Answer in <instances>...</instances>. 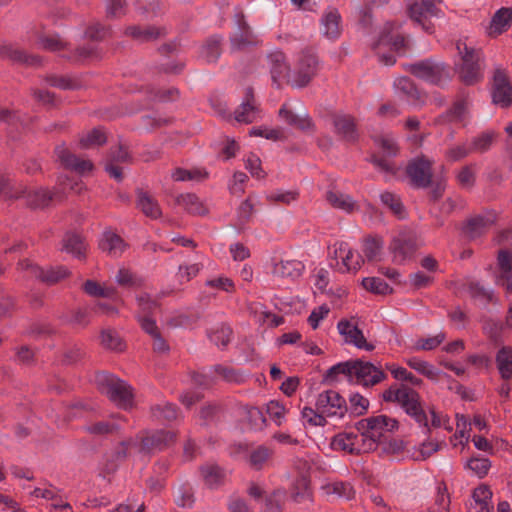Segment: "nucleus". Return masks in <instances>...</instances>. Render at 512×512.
<instances>
[{
	"label": "nucleus",
	"mask_w": 512,
	"mask_h": 512,
	"mask_svg": "<svg viewBox=\"0 0 512 512\" xmlns=\"http://www.w3.org/2000/svg\"><path fill=\"white\" fill-rule=\"evenodd\" d=\"M356 430L364 440L368 451H374L379 443L386 440V433L393 432L399 428L396 419L386 415L371 416L361 419L355 424Z\"/></svg>",
	"instance_id": "1"
},
{
	"label": "nucleus",
	"mask_w": 512,
	"mask_h": 512,
	"mask_svg": "<svg viewBox=\"0 0 512 512\" xmlns=\"http://www.w3.org/2000/svg\"><path fill=\"white\" fill-rule=\"evenodd\" d=\"M95 382L102 394H105L117 407L127 410L133 406V388L124 380L108 372H99Z\"/></svg>",
	"instance_id": "2"
},
{
	"label": "nucleus",
	"mask_w": 512,
	"mask_h": 512,
	"mask_svg": "<svg viewBox=\"0 0 512 512\" xmlns=\"http://www.w3.org/2000/svg\"><path fill=\"white\" fill-rule=\"evenodd\" d=\"M456 49L461 57V65L459 66V77L466 85H474L483 78L482 63L483 53L480 49L468 46L465 42L458 41Z\"/></svg>",
	"instance_id": "3"
},
{
	"label": "nucleus",
	"mask_w": 512,
	"mask_h": 512,
	"mask_svg": "<svg viewBox=\"0 0 512 512\" xmlns=\"http://www.w3.org/2000/svg\"><path fill=\"white\" fill-rule=\"evenodd\" d=\"M403 68L417 79L433 85H439L448 76L446 65L433 58L407 63Z\"/></svg>",
	"instance_id": "4"
},
{
	"label": "nucleus",
	"mask_w": 512,
	"mask_h": 512,
	"mask_svg": "<svg viewBox=\"0 0 512 512\" xmlns=\"http://www.w3.org/2000/svg\"><path fill=\"white\" fill-rule=\"evenodd\" d=\"M417 249L416 236L407 231H401L395 235L388 246V250L392 254L393 263L398 265L412 259Z\"/></svg>",
	"instance_id": "5"
},
{
	"label": "nucleus",
	"mask_w": 512,
	"mask_h": 512,
	"mask_svg": "<svg viewBox=\"0 0 512 512\" xmlns=\"http://www.w3.org/2000/svg\"><path fill=\"white\" fill-rule=\"evenodd\" d=\"M433 162L422 155L409 161L406 174L412 187L424 189L430 187L433 179Z\"/></svg>",
	"instance_id": "6"
},
{
	"label": "nucleus",
	"mask_w": 512,
	"mask_h": 512,
	"mask_svg": "<svg viewBox=\"0 0 512 512\" xmlns=\"http://www.w3.org/2000/svg\"><path fill=\"white\" fill-rule=\"evenodd\" d=\"M175 441L176 434L173 431L160 429L145 432L140 437L139 453L151 455L168 448Z\"/></svg>",
	"instance_id": "7"
},
{
	"label": "nucleus",
	"mask_w": 512,
	"mask_h": 512,
	"mask_svg": "<svg viewBox=\"0 0 512 512\" xmlns=\"http://www.w3.org/2000/svg\"><path fill=\"white\" fill-rule=\"evenodd\" d=\"M492 103L501 108L512 106V84L507 72L498 67L495 69L491 87Z\"/></svg>",
	"instance_id": "8"
},
{
	"label": "nucleus",
	"mask_w": 512,
	"mask_h": 512,
	"mask_svg": "<svg viewBox=\"0 0 512 512\" xmlns=\"http://www.w3.org/2000/svg\"><path fill=\"white\" fill-rule=\"evenodd\" d=\"M316 409L328 417L343 418L348 412L346 400L334 390H327L318 395Z\"/></svg>",
	"instance_id": "9"
},
{
	"label": "nucleus",
	"mask_w": 512,
	"mask_h": 512,
	"mask_svg": "<svg viewBox=\"0 0 512 512\" xmlns=\"http://www.w3.org/2000/svg\"><path fill=\"white\" fill-rule=\"evenodd\" d=\"M318 58L310 52H303L298 67L294 75L291 77V86L303 88L307 86L317 73Z\"/></svg>",
	"instance_id": "10"
},
{
	"label": "nucleus",
	"mask_w": 512,
	"mask_h": 512,
	"mask_svg": "<svg viewBox=\"0 0 512 512\" xmlns=\"http://www.w3.org/2000/svg\"><path fill=\"white\" fill-rule=\"evenodd\" d=\"M332 124L335 134L340 140L355 144L359 140V131L356 118L351 114L335 113L332 115Z\"/></svg>",
	"instance_id": "11"
},
{
	"label": "nucleus",
	"mask_w": 512,
	"mask_h": 512,
	"mask_svg": "<svg viewBox=\"0 0 512 512\" xmlns=\"http://www.w3.org/2000/svg\"><path fill=\"white\" fill-rule=\"evenodd\" d=\"M237 32L230 38V45L233 51H241L247 47L256 46L257 37L245 19L242 11L235 14Z\"/></svg>",
	"instance_id": "12"
},
{
	"label": "nucleus",
	"mask_w": 512,
	"mask_h": 512,
	"mask_svg": "<svg viewBox=\"0 0 512 512\" xmlns=\"http://www.w3.org/2000/svg\"><path fill=\"white\" fill-rule=\"evenodd\" d=\"M55 155L61 165L68 170L74 171L80 175L91 172L94 164L90 160L80 159L72 153L64 143L55 147Z\"/></svg>",
	"instance_id": "13"
},
{
	"label": "nucleus",
	"mask_w": 512,
	"mask_h": 512,
	"mask_svg": "<svg viewBox=\"0 0 512 512\" xmlns=\"http://www.w3.org/2000/svg\"><path fill=\"white\" fill-rule=\"evenodd\" d=\"M55 155L61 165L68 170L74 171L80 175L91 172L94 164L90 160L80 159L72 153L64 143L55 147Z\"/></svg>",
	"instance_id": "14"
},
{
	"label": "nucleus",
	"mask_w": 512,
	"mask_h": 512,
	"mask_svg": "<svg viewBox=\"0 0 512 512\" xmlns=\"http://www.w3.org/2000/svg\"><path fill=\"white\" fill-rule=\"evenodd\" d=\"M270 67L271 77L279 88L283 81L291 85L290 66L286 61V56L282 51H273L267 56Z\"/></svg>",
	"instance_id": "15"
},
{
	"label": "nucleus",
	"mask_w": 512,
	"mask_h": 512,
	"mask_svg": "<svg viewBox=\"0 0 512 512\" xmlns=\"http://www.w3.org/2000/svg\"><path fill=\"white\" fill-rule=\"evenodd\" d=\"M360 439V433H339L333 437L331 447L334 450L345 451L352 455L369 453L364 441L363 444H359Z\"/></svg>",
	"instance_id": "16"
},
{
	"label": "nucleus",
	"mask_w": 512,
	"mask_h": 512,
	"mask_svg": "<svg viewBox=\"0 0 512 512\" xmlns=\"http://www.w3.org/2000/svg\"><path fill=\"white\" fill-rule=\"evenodd\" d=\"M497 269L495 282L507 293H512V252L500 249L497 253Z\"/></svg>",
	"instance_id": "17"
},
{
	"label": "nucleus",
	"mask_w": 512,
	"mask_h": 512,
	"mask_svg": "<svg viewBox=\"0 0 512 512\" xmlns=\"http://www.w3.org/2000/svg\"><path fill=\"white\" fill-rule=\"evenodd\" d=\"M260 109L256 103L254 89L249 86L245 89V96L240 106L234 112V118L241 123L250 124L259 116Z\"/></svg>",
	"instance_id": "18"
},
{
	"label": "nucleus",
	"mask_w": 512,
	"mask_h": 512,
	"mask_svg": "<svg viewBox=\"0 0 512 512\" xmlns=\"http://www.w3.org/2000/svg\"><path fill=\"white\" fill-rule=\"evenodd\" d=\"M470 105L469 94L461 92L451 108L439 115L435 122L437 124H446L454 121H462L469 114Z\"/></svg>",
	"instance_id": "19"
},
{
	"label": "nucleus",
	"mask_w": 512,
	"mask_h": 512,
	"mask_svg": "<svg viewBox=\"0 0 512 512\" xmlns=\"http://www.w3.org/2000/svg\"><path fill=\"white\" fill-rule=\"evenodd\" d=\"M494 221L485 215H474L463 223L462 234L470 241L480 238L488 232Z\"/></svg>",
	"instance_id": "20"
},
{
	"label": "nucleus",
	"mask_w": 512,
	"mask_h": 512,
	"mask_svg": "<svg viewBox=\"0 0 512 512\" xmlns=\"http://www.w3.org/2000/svg\"><path fill=\"white\" fill-rule=\"evenodd\" d=\"M337 328L339 333L344 336L346 343L353 344L357 348L365 349L367 351H372L374 349V345L366 341L362 330H360L356 325H353L350 321L346 319L340 320L337 324Z\"/></svg>",
	"instance_id": "21"
},
{
	"label": "nucleus",
	"mask_w": 512,
	"mask_h": 512,
	"mask_svg": "<svg viewBox=\"0 0 512 512\" xmlns=\"http://www.w3.org/2000/svg\"><path fill=\"white\" fill-rule=\"evenodd\" d=\"M124 34L137 42L147 43L166 36L167 30L165 27H157L153 25H131L126 27Z\"/></svg>",
	"instance_id": "22"
},
{
	"label": "nucleus",
	"mask_w": 512,
	"mask_h": 512,
	"mask_svg": "<svg viewBox=\"0 0 512 512\" xmlns=\"http://www.w3.org/2000/svg\"><path fill=\"white\" fill-rule=\"evenodd\" d=\"M356 378L365 387L374 386L386 378V374L370 362L357 359Z\"/></svg>",
	"instance_id": "23"
},
{
	"label": "nucleus",
	"mask_w": 512,
	"mask_h": 512,
	"mask_svg": "<svg viewBox=\"0 0 512 512\" xmlns=\"http://www.w3.org/2000/svg\"><path fill=\"white\" fill-rule=\"evenodd\" d=\"M380 46H389L391 50L405 54L409 49V43L406 37L402 34H393L391 29L385 27L381 32L378 41L373 45L374 50H378Z\"/></svg>",
	"instance_id": "24"
},
{
	"label": "nucleus",
	"mask_w": 512,
	"mask_h": 512,
	"mask_svg": "<svg viewBox=\"0 0 512 512\" xmlns=\"http://www.w3.org/2000/svg\"><path fill=\"white\" fill-rule=\"evenodd\" d=\"M394 88L401 92L415 105L423 106L425 104L426 95L420 91L416 83L407 76H401L395 79Z\"/></svg>",
	"instance_id": "25"
},
{
	"label": "nucleus",
	"mask_w": 512,
	"mask_h": 512,
	"mask_svg": "<svg viewBox=\"0 0 512 512\" xmlns=\"http://www.w3.org/2000/svg\"><path fill=\"white\" fill-rule=\"evenodd\" d=\"M279 116L289 125L301 131H313L314 123L308 113L302 112L297 114L294 111L287 108L284 104L279 110Z\"/></svg>",
	"instance_id": "26"
},
{
	"label": "nucleus",
	"mask_w": 512,
	"mask_h": 512,
	"mask_svg": "<svg viewBox=\"0 0 512 512\" xmlns=\"http://www.w3.org/2000/svg\"><path fill=\"white\" fill-rule=\"evenodd\" d=\"M127 246L120 235L111 231H105L99 241V248L111 257H120Z\"/></svg>",
	"instance_id": "27"
},
{
	"label": "nucleus",
	"mask_w": 512,
	"mask_h": 512,
	"mask_svg": "<svg viewBox=\"0 0 512 512\" xmlns=\"http://www.w3.org/2000/svg\"><path fill=\"white\" fill-rule=\"evenodd\" d=\"M70 271L64 266L39 267L34 266V276L46 285H55L61 280L67 278Z\"/></svg>",
	"instance_id": "28"
},
{
	"label": "nucleus",
	"mask_w": 512,
	"mask_h": 512,
	"mask_svg": "<svg viewBox=\"0 0 512 512\" xmlns=\"http://www.w3.org/2000/svg\"><path fill=\"white\" fill-rule=\"evenodd\" d=\"M136 206L143 214L151 219H157L162 215L161 208L156 199L141 188L136 189Z\"/></svg>",
	"instance_id": "29"
},
{
	"label": "nucleus",
	"mask_w": 512,
	"mask_h": 512,
	"mask_svg": "<svg viewBox=\"0 0 512 512\" xmlns=\"http://www.w3.org/2000/svg\"><path fill=\"white\" fill-rule=\"evenodd\" d=\"M341 15L338 9L329 8L321 19L323 33L329 39H337L341 34Z\"/></svg>",
	"instance_id": "30"
},
{
	"label": "nucleus",
	"mask_w": 512,
	"mask_h": 512,
	"mask_svg": "<svg viewBox=\"0 0 512 512\" xmlns=\"http://www.w3.org/2000/svg\"><path fill=\"white\" fill-rule=\"evenodd\" d=\"M473 502L470 503L469 512H490L492 506L490 500L492 492L487 485H480L474 489L472 494Z\"/></svg>",
	"instance_id": "31"
},
{
	"label": "nucleus",
	"mask_w": 512,
	"mask_h": 512,
	"mask_svg": "<svg viewBox=\"0 0 512 512\" xmlns=\"http://www.w3.org/2000/svg\"><path fill=\"white\" fill-rule=\"evenodd\" d=\"M85 240L83 236L75 232H66L62 239V250L72 254L78 259L85 257Z\"/></svg>",
	"instance_id": "32"
},
{
	"label": "nucleus",
	"mask_w": 512,
	"mask_h": 512,
	"mask_svg": "<svg viewBox=\"0 0 512 512\" xmlns=\"http://www.w3.org/2000/svg\"><path fill=\"white\" fill-rule=\"evenodd\" d=\"M303 270L304 265L298 260H281L274 264L272 273L277 277L296 279L301 276Z\"/></svg>",
	"instance_id": "33"
},
{
	"label": "nucleus",
	"mask_w": 512,
	"mask_h": 512,
	"mask_svg": "<svg viewBox=\"0 0 512 512\" xmlns=\"http://www.w3.org/2000/svg\"><path fill=\"white\" fill-rule=\"evenodd\" d=\"M384 241L381 236L369 235L363 240V254L364 260L368 262H378L381 260Z\"/></svg>",
	"instance_id": "34"
},
{
	"label": "nucleus",
	"mask_w": 512,
	"mask_h": 512,
	"mask_svg": "<svg viewBox=\"0 0 512 512\" xmlns=\"http://www.w3.org/2000/svg\"><path fill=\"white\" fill-rule=\"evenodd\" d=\"M325 198L327 202L335 209H340L347 213H351L358 209L357 202L353 200L350 195L334 190H329L326 192Z\"/></svg>",
	"instance_id": "35"
},
{
	"label": "nucleus",
	"mask_w": 512,
	"mask_h": 512,
	"mask_svg": "<svg viewBox=\"0 0 512 512\" xmlns=\"http://www.w3.org/2000/svg\"><path fill=\"white\" fill-rule=\"evenodd\" d=\"M201 476L210 488H216L224 483L226 474L217 464H205L200 467Z\"/></svg>",
	"instance_id": "36"
},
{
	"label": "nucleus",
	"mask_w": 512,
	"mask_h": 512,
	"mask_svg": "<svg viewBox=\"0 0 512 512\" xmlns=\"http://www.w3.org/2000/svg\"><path fill=\"white\" fill-rule=\"evenodd\" d=\"M107 143V135L102 127H95L92 130L83 133L79 138L78 146L81 149H90L103 146Z\"/></svg>",
	"instance_id": "37"
},
{
	"label": "nucleus",
	"mask_w": 512,
	"mask_h": 512,
	"mask_svg": "<svg viewBox=\"0 0 512 512\" xmlns=\"http://www.w3.org/2000/svg\"><path fill=\"white\" fill-rule=\"evenodd\" d=\"M512 23V8L502 7L496 11L490 22V34L500 35L505 32Z\"/></svg>",
	"instance_id": "38"
},
{
	"label": "nucleus",
	"mask_w": 512,
	"mask_h": 512,
	"mask_svg": "<svg viewBox=\"0 0 512 512\" xmlns=\"http://www.w3.org/2000/svg\"><path fill=\"white\" fill-rule=\"evenodd\" d=\"M176 203L193 215H205L208 210L200 199L193 193L180 194L176 197Z\"/></svg>",
	"instance_id": "39"
},
{
	"label": "nucleus",
	"mask_w": 512,
	"mask_h": 512,
	"mask_svg": "<svg viewBox=\"0 0 512 512\" xmlns=\"http://www.w3.org/2000/svg\"><path fill=\"white\" fill-rule=\"evenodd\" d=\"M150 413L154 420L171 422L177 419L178 408L175 404L164 402L163 404L152 405Z\"/></svg>",
	"instance_id": "40"
},
{
	"label": "nucleus",
	"mask_w": 512,
	"mask_h": 512,
	"mask_svg": "<svg viewBox=\"0 0 512 512\" xmlns=\"http://www.w3.org/2000/svg\"><path fill=\"white\" fill-rule=\"evenodd\" d=\"M64 57L74 63H83L92 59L100 60L102 58V54L98 48L88 45L77 47L69 55H65Z\"/></svg>",
	"instance_id": "41"
},
{
	"label": "nucleus",
	"mask_w": 512,
	"mask_h": 512,
	"mask_svg": "<svg viewBox=\"0 0 512 512\" xmlns=\"http://www.w3.org/2000/svg\"><path fill=\"white\" fill-rule=\"evenodd\" d=\"M408 16L415 21L416 23L420 24L422 28L428 32H433V25L430 21H428V18L430 17L428 13L422 8L420 2H413L411 4H408L407 7Z\"/></svg>",
	"instance_id": "42"
},
{
	"label": "nucleus",
	"mask_w": 512,
	"mask_h": 512,
	"mask_svg": "<svg viewBox=\"0 0 512 512\" xmlns=\"http://www.w3.org/2000/svg\"><path fill=\"white\" fill-rule=\"evenodd\" d=\"M497 133L492 130L481 132L479 135L472 138L470 146L473 153H485L493 145Z\"/></svg>",
	"instance_id": "43"
},
{
	"label": "nucleus",
	"mask_w": 512,
	"mask_h": 512,
	"mask_svg": "<svg viewBox=\"0 0 512 512\" xmlns=\"http://www.w3.org/2000/svg\"><path fill=\"white\" fill-rule=\"evenodd\" d=\"M291 498L297 503L312 501L310 481L306 477L301 476L294 481Z\"/></svg>",
	"instance_id": "44"
},
{
	"label": "nucleus",
	"mask_w": 512,
	"mask_h": 512,
	"mask_svg": "<svg viewBox=\"0 0 512 512\" xmlns=\"http://www.w3.org/2000/svg\"><path fill=\"white\" fill-rule=\"evenodd\" d=\"M212 371L228 383L242 384L245 382L244 374L238 369L217 364L212 367Z\"/></svg>",
	"instance_id": "45"
},
{
	"label": "nucleus",
	"mask_w": 512,
	"mask_h": 512,
	"mask_svg": "<svg viewBox=\"0 0 512 512\" xmlns=\"http://www.w3.org/2000/svg\"><path fill=\"white\" fill-rule=\"evenodd\" d=\"M115 280L118 285L125 288H140L144 280L131 270L120 268L116 274Z\"/></svg>",
	"instance_id": "46"
},
{
	"label": "nucleus",
	"mask_w": 512,
	"mask_h": 512,
	"mask_svg": "<svg viewBox=\"0 0 512 512\" xmlns=\"http://www.w3.org/2000/svg\"><path fill=\"white\" fill-rule=\"evenodd\" d=\"M132 155L130 153L129 147L119 143L116 146L110 147L107 157L106 163L118 164V163H131Z\"/></svg>",
	"instance_id": "47"
},
{
	"label": "nucleus",
	"mask_w": 512,
	"mask_h": 512,
	"mask_svg": "<svg viewBox=\"0 0 512 512\" xmlns=\"http://www.w3.org/2000/svg\"><path fill=\"white\" fill-rule=\"evenodd\" d=\"M362 286L365 290L376 295H388L393 293V288L379 277L364 278L362 280Z\"/></svg>",
	"instance_id": "48"
},
{
	"label": "nucleus",
	"mask_w": 512,
	"mask_h": 512,
	"mask_svg": "<svg viewBox=\"0 0 512 512\" xmlns=\"http://www.w3.org/2000/svg\"><path fill=\"white\" fill-rule=\"evenodd\" d=\"M407 364L412 369L416 370L420 374L426 376L430 380H438L441 372L431 364L426 361L420 360L418 358H410L407 360Z\"/></svg>",
	"instance_id": "49"
},
{
	"label": "nucleus",
	"mask_w": 512,
	"mask_h": 512,
	"mask_svg": "<svg viewBox=\"0 0 512 512\" xmlns=\"http://www.w3.org/2000/svg\"><path fill=\"white\" fill-rule=\"evenodd\" d=\"M340 252H347L345 257L342 258L343 265L347 271H357L364 263V257L357 251L347 249V244L341 243L339 246Z\"/></svg>",
	"instance_id": "50"
},
{
	"label": "nucleus",
	"mask_w": 512,
	"mask_h": 512,
	"mask_svg": "<svg viewBox=\"0 0 512 512\" xmlns=\"http://www.w3.org/2000/svg\"><path fill=\"white\" fill-rule=\"evenodd\" d=\"M380 199L398 218L401 219L405 217V208L399 196L392 192L385 191L380 195Z\"/></svg>",
	"instance_id": "51"
},
{
	"label": "nucleus",
	"mask_w": 512,
	"mask_h": 512,
	"mask_svg": "<svg viewBox=\"0 0 512 512\" xmlns=\"http://www.w3.org/2000/svg\"><path fill=\"white\" fill-rule=\"evenodd\" d=\"M286 492L281 489L274 490L265 497L263 512H282Z\"/></svg>",
	"instance_id": "52"
},
{
	"label": "nucleus",
	"mask_w": 512,
	"mask_h": 512,
	"mask_svg": "<svg viewBox=\"0 0 512 512\" xmlns=\"http://www.w3.org/2000/svg\"><path fill=\"white\" fill-rule=\"evenodd\" d=\"M60 198V194L47 188H40L34 192V209L49 208L54 200Z\"/></svg>",
	"instance_id": "53"
},
{
	"label": "nucleus",
	"mask_w": 512,
	"mask_h": 512,
	"mask_svg": "<svg viewBox=\"0 0 512 512\" xmlns=\"http://www.w3.org/2000/svg\"><path fill=\"white\" fill-rule=\"evenodd\" d=\"M0 57L18 64L28 62V55L12 44L0 45Z\"/></svg>",
	"instance_id": "54"
},
{
	"label": "nucleus",
	"mask_w": 512,
	"mask_h": 512,
	"mask_svg": "<svg viewBox=\"0 0 512 512\" xmlns=\"http://www.w3.org/2000/svg\"><path fill=\"white\" fill-rule=\"evenodd\" d=\"M467 291L472 299L480 301L485 305L493 299V291L486 289L479 282H469L467 284Z\"/></svg>",
	"instance_id": "55"
},
{
	"label": "nucleus",
	"mask_w": 512,
	"mask_h": 512,
	"mask_svg": "<svg viewBox=\"0 0 512 512\" xmlns=\"http://www.w3.org/2000/svg\"><path fill=\"white\" fill-rule=\"evenodd\" d=\"M348 412L353 416H363L369 409L370 402L359 393H353L349 396Z\"/></svg>",
	"instance_id": "56"
},
{
	"label": "nucleus",
	"mask_w": 512,
	"mask_h": 512,
	"mask_svg": "<svg viewBox=\"0 0 512 512\" xmlns=\"http://www.w3.org/2000/svg\"><path fill=\"white\" fill-rule=\"evenodd\" d=\"M221 42L222 38L220 36H212L210 37L205 45L203 46V55L207 62H215L221 55Z\"/></svg>",
	"instance_id": "57"
},
{
	"label": "nucleus",
	"mask_w": 512,
	"mask_h": 512,
	"mask_svg": "<svg viewBox=\"0 0 512 512\" xmlns=\"http://www.w3.org/2000/svg\"><path fill=\"white\" fill-rule=\"evenodd\" d=\"M101 344L104 348L121 352L125 345L120 336L113 330H103L101 332Z\"/></svg>",
	"instance_id": "58"
},
{
	"label": "nucleus",
	"mask_w": 512,
	"mask_h": 512,
	"mask_svg": "<svg viewBox=\"0 0 512 512\" xmlns=\"http://www.w3.org/2000/svg\"><path fill=\"white\" fill-rule=\"evenodd\" d=\"M38 45L47 51L56 52L67 48L68 44L60 39L58 35H41L38 37Z\"/></svg>",
	"instance_id": "59"
},
{
	"label": "nucleus",
	"mask_w": 512,
	"mask_h": 512,
	"mask_svg": "<svg viewBox=\"0 0 512 512\" xmlns=\"http://www.w3.org/2000/svg\"><path fill=\"white\" fill-rule=\"evenodd\" d=\"M111 35V28L100 22L91 23L85 30V37L91 41H102Z\"/></svg>",
	"instance_id": "60"
},
{
	"label": "nucleus",
	"mask_w": 512,
	"mask_h": 512,
	"mask_svg": "<svg viewBox=\"0 0 512 512\" xmlns=\"http://www.w3.org/2000/svg\"><path fill=\"white\" fill-rule=\"evenodd\" d=\"M456 179L458 184L464 189H472L476 182V175L473 165H465L458 172Z\"/></svg>",
	"instance_id": "61"
},
{
	"label": "nucleus",
	"mask_w": 512,
	"mask_h": 512,
	"mask_svg": "<svg viewBox=\"0 0 512 512\" xmlns=\"http://www.w3.org/2000/svg\"><path fill=\"white\" fill-rule=\"evenodd\" d=\"M328 494H335L339 497L350 500L354 498L355 491L350 483L334 482L326 487Z\"/></svg>",
	"instance_id": "62"
},
{
	"label": "nucleus",
	"mask_w": 512,
	"mask_h": 512,
	"mask_svg": "<svg viewBox=\"0 0 512 512\" xmlns=\"http://www.w3.org/2000/svg\"><path fill=\"white\" fill-rule=\"evenodd\" d=\"M271 454L272 451L269 448L265 446H259L250 454L249 463L251 467H253L256 470H260L263 467V464L271 456Z\"/></svg>",
	"instance_id": "63"
},
{
	"label": "nucleus",
	"mask_w": 512,
	"mask_h": 512,
	"mask_svg": "<svg viewBox=\"0 0 512 512\" xmlns=\"http://www.w3.org/2000/svg\"><path fill=\"white\" fill-rule=\"evenodd\" d=\"M244 410L252 428L262 429L265 426L266 418L259 408L246 405Z\"/></svg>",
	"instance_id": "64"
}]
</instances>
